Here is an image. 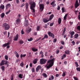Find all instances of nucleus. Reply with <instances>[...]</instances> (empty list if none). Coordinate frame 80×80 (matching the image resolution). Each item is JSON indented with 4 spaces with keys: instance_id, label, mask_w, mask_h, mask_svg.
<instances>
[{
    "instance_id": "obj_1",
    "label": "nucleus",
    "mask_w": 80,
    "mask_h": 80,
    "mask_svg": "<svg viewBox=\"0 0 80 80\" xmlns=\"http://www.w3.org/2000/svg\"><path fill=\"white\" fill-rule=\"evenodd\" d=\"M55 60V58H53L51 60H48L47 62V64L46 65L45 67L47 68L48 69L52 67L53 65V61Z\"/></svg>"
},
{
    "instance_id": "obj_2",
    "label": "nucleus",
    "mask_w": 80,
    "mask_h": 80,
    "mask_svg": "<svg viewBox=\"0 0 80 80\" xmlns=\"http://www.w3.org/2000/svg\"><path fill=\"white\" fill-rule=\"evenodd\" d=\"M3 27L4 28L5 30H7L10 28V26L7 23H4L2 25Z\"/></svg>"
},
{
    "instance_id": "obj_3",
    "label": "nucleus",
    "mask_w": 80,
    "mask_h": 80,
    "mask_svg": "<svg viewBox=\"0 0 80 80\" xmlns=\"http://www.w3.org/2000/svg\"><path fill=\"white\" fill-rule=\"evenodd\" d=\"M29 4L31 5L30 8H35L36 7V3L35 2H30Z\"/></svg>"
},
{
    "instance_id": "obj_4",
    "label": "nucleus",
    "mask_w": 80,
    "mask_h": 80,
    "mask_svg": "<svg viewBox=\"0 0 80 80\" xmlns=\"http://www.w3.org/2000/svg\"><path fill=\"white\" fill-rule=\"evenodd\" d=\"M47 61V60L43 58H42L40 59L39 62L40 64H41V65H43V64H45L46 63Z\"/></svg>"
},
{
    "instance_id": "obj_5",
    "label": "nucleus",
    "mask_w": 80,
    "mask_h": 80,
    "mask_svg": "<svg viewBox=\"0 0 80 80\" xmlns=\"http://www.w3.org/2000/svg\"><path fill=\"white\" fill-rule=\"evenodd\" d=\"M44 4H39V8L41 12H42V11L43 10V9H44Z\"/></svg>"
},
{
    "instance_id": "obj_6",
    "label": "nucleus",
    "mask_w": 80,
    "mask_h": 80,
    "mask_svg": "<svg viewBox=\"0 0 80 80\" xmlns=\"http://www.w3.org/2000/svg\"><path fill=\"white\" fill-rule=\"evenodd\" d=\"M48 33L49 37H51L52 38H54V34H53V33H52V32H48Z\"/></svg>"
},
{
    "instance_id": "obj_7",
    "label": "nucleus",
    "mask_w": 80,
    "mask_h": 80,
    "mask_svg": "<svg viewBox=\"0 0 80 80\" xmlns=\"http://www.w3.org/2000/svg\"><path fill=\"white\" fill-rule=\"evenodd\" d=\"M18 39V34H17L13 39L14 41H17Z\"/></svg>"
},
{
    "instance_id": "obj_8",
    "label": "nucleus",
    "mask_w": 80,
    "mask_h": 80,
    "mask_svg": "<svg viewBox=\"0 0 80 80\" xmlns=\"http://www.w3.org/2000/svg\"><path fill=\"white\" fill-rule=\"evenodd\" d=\"M79 6V3L78 0H76L75 3V8H77Z\"/></svg>"
},
{
    "instance_id": "obj_9",
    "label": "nucleus",
    "mask_w": 80,
    "mask_h": 80,
    "mask_svg": "<svg viewBox=\"0 0 80 80\" xmlns=\"http://www.w3.org/2000/svg\"><path fill=\"white\" fill-rule=\"evenodd\" d=\"M26 10V11H28V8L29 7V4L28 2H26L25 4Z\"/></svg>"
},
{
    "instance_id": "obj_10",
    "label": "nucleus",
    "mask_w": 80,
    "mask_h": 80,
    "mask_svg": "<svg viewBox=\"0 0 80 80\" xmlns=\"http://www.w3.org/2000/svg\"><path fill=\"white\" fill-rule=\"evenodd\" d=\"M20 19L19 18H18V19L16 20V24H17V25H18V24H20Z\"/></svg>"
},
{
    "instance_id": "obj_11",
    "label": "nucleus",
    "mask_w": 80,
    "mask_h": 80,
    "mask_svg": "<svg viewBox=\"0 0 80 80\" xmlns=\"http://www.w3.org/2000/svg\"><path fill=\"white\" fill-rule=\"evenodd\" d=\"M10 45V43L8 42L6 43L3 44L2 47H6L7 46H8V45Z\"/></svg>"
},
{
    "instance_id": "obj_12",
    "label": "nucleus",
    "mask_w": 80,
    "mask_h": 80,
    "mask_svg": "<svg viewBox=\"0 0 80 80\" xmlns=\"http://www.w3.org/2000/svg\"><path fill=\"white\" fill-rule=\"evenodd\" d=\"M28 25V21L27 20H26L24 23V26L25 27H27Z\"/></svg>"
},
{
    "instance_id": "obj_13",
    "label": "nucleus",
    "mask_w": 80,
    "mask_h": 80,
    "mask_svg": "<svg viewBox=\"0 0 80 80\" xmlns=\"http://www.w3.org/2000/svg\"><path fill=\"white\" fill-rule=\"evenodd\" d=\"M55 2L53 1L51 3V5H52V7H55V6H56V4L55 3Z\"/></svg>"
},
{
    "instance_id": "obj_14",
    "label": "nucleus",
    "mask_w": 80,
    "mask_h": 80,
    "mask_svg": "<svg viewBox=\"0 0 80 80\" xmlns=\"http://www.w3.org/2000/svg\"><path fill=\"white\" fill-rule=\"evenodd\" d=\"M42 21L43 22H44V23H47L48 22H49L50 20H47L46 18H43Z\"/></svg>"
},
{
    "instance_id": "obj_15",
    "label": "nucleus",
    "mask_w": 80,
    "mask_h": 80,
    "mask_svg": "<svg viewBox=\"0 0 80 80\" xmlns=\"http://www.w3.org/2000/svg\"><path fill=\"white\" fill-rule=\"evenodd\" d=\"M70 34L71 35V38H73V35L75 34V32L74 31H72L70 33Z\"/></svg>"
},
{
    "instance_id": "obj_16",
    "label": "nucleus",
    "mask_w": 80,
    "mask_h": 80,
    "mask_svg": "<svg viewBox=\"0 0 80 80\" xmlns=\"http://www.w3.org/2000/svg\"><path fill=\"white\" fill-rule=\"evenodd\" d=\"M5 65V61L2 60L0 63V66H2Z\"/></svg>"
},
{
    "instance_id": "obj_17",
    "label": "nucleus",
    "mask_w": 80,
    "mask_h": 80,
    "mask_svg": "<svg viewBox=\"0 0 80 80\" xmlns=\"http://www.w3.org/2000/svg\"><path fill=\"white\" fill-rule=\"evenodd\" d=\"M78 36H79L78 34L76 33L74 36V38L77 39L78 37Z\"/></svg>"
},
{
    "instance_id": "obj_18",
    "label": "nucleus",
    "mask_w": 80,
    "mask_h": 80,
    "mask_svg": "<svg viewBox=\"0 0 80 80\" xmlns=\"http://www.w3.org/2000/svg\"><path fill=\"white\" fill-rule=\"evenodd\" d=\"M62 22V18H59L58 19V24H60Z\"/></svg>"
},
{
    "instance_id": "obj_19",
    "label": "nucleus",
    "mask_w": 80,
    "mask_h": 80,
    "mask_svg": "<svg viewBox=\"0 0 80 80\" xmlns=\"http://www.w3.org/2000/svg\"><path fill=\"white\" fill-rule=\"evenodd\" d=\"M33 63L34 64H36L37 63V59H35L33 61Z\"/></svg>"
},
{
    "instance_id": "obj_20",
    "label": "nucleus",
    "mask_w": 80,
    "mask_h": 80,
    "mask_svg": "<svg viewBox=\"0 0 80 80\" xmlns=\"http://www.w3.org/2000/svg\"><path fill=\"white\" fill-rule=\"evenodd\" d=\"M5 8V6L1 4L0 6V8L1 9H2V10H3L4 9V8Z\"/></svg>"
},
{
    "instance_id": "obj_21",
    "label": "nucleus",
    "mask_w": 80,
    "mask_h": 80,
    "mask_svg": "<svg viewBox=\"0 0 80 80\" xmlns=\"http://www.w3.org/2000/svg\"><path fill=\"white\" fill-rule=\"evenodd\" d=\"M54 17V16H53V15L52 14L50 16V18H49V20H52V18H53Z\"/></svg>"
},
{
    "instance_id": "obj_22",
    "label": "nucleus",
    "mask_w": 80,
    "mask_h": 80,
    "mask_svg": "<svg viewBox=\"0 0 80 80\" xmlns=\"http://www.w3.org/2000/svg\"><path fill=\"white\" fill-rule=\"evenodd\" d=\"M68 13H67L65 15V16L63 18V19L64 20H67V17L68 16Z\"/></svg>"
},
{
    "instance_id": "obj_23",
    "label": "nucleus",
    "mask_w": 80,
    "mask_h": 80,
    "mask_svg": "<svg viewBox=\"0 0 80 80\" xmlns=\"http://www.w3.org/2000/svg\"><path fill=\"white\" fill-rule=\"evenodd\" d=\"M54 79V77L53 75H52L48 79L49 80H52Z\"/></svg>"
},
{
    "instance_id": "obj_24",
    "label": "nucleus",
    "mask_w": 80,
    "mask_h": 80,
    "mask_svg": "<svg viewBox=\"0 0 80 80\" xmlns=\"http://www.w3.org/2000/svg\"><path fill=\"white\" fill-rule=\"evenodd\" d=\"M10 6H11V5L10 4H8L6 6V7L7 9H8L10 7Z\"/></svg>"
},
{
    "instance_id": "obj_25",
    "label": "nucleus",
    "mask_w": 80,
    "mask_h": 80,
    "mask_svg": "<svg viewBox=\"0 0 80 80\" xmlns=\"http://www.w3.org/2000/svg\"><path fill=\"white\" fill-rule=\"evenodd\" d=\"M42 75L43 76V77H44L45 78H47V75L45 73H43L42 74Z\"/></svg>"
},
{
    "instance_id": "obj_26",
    "label": "nucleus",
    "mask_w": 80,
    "mask_h": 80,
    "mask_svg": "<svg viewBox=\"0 0 80 80\" xmlns=\"http://www.w3.org/2000/svg\"><path fill=\"white\" fill-rule=\"evenodd\" d=\"M65 54H69L70 53V51L68 50H66L65 51Z\"/></svg>"
},
{
    "instance_id": "obj_27",
    "label": "nucleus",
    "mask_w": 80,
    "mask_h": 80,
    "mask_svg": "<svg viewBox=\"0 0 80 80\" xmlns=\"http://www.w3.org/2000/svg\"><path fill=\"white\" fill-rule=\"evenodd\" d=\"M75 66L76 67H79V65L78 64V62H75Z\"/></svg>"
},
{
    "instance_id": "obj_28",
    "label": "nucleus",
    "mask_w": 80,
    "mask_h": 80,
    "mask_svg": "<svg viewBox=\"0 0 80 80\" xmlns=\"http://www.w3.org/2000/svg\"><path fill=\"white\" fill-rule=\"evenodd\" d=\"M0 16L2 18H3L4 17H5V13H2L0 15Z\"/></svg>"
},
{
    "instance_id": "obj_29",
    "label": "nucleus",
    "mask_w": 80,
    "mask_h": 80,
    "mask_svg": "<svg viewBox=\"0 0 80 80\" xmlns=\"http://www.w3.org/2000/svg\"><path fill=\"white\" fill-rule=\"evenodd\" d=\"M15 54H16V57H17V58H19V54H18V53L16 52Z\"/></svg>"
},
{
    "instance_id": "obj_30",
    "label": "nucleus",
    "mask_w": 80,
    "mask_h": 80,
    "mask_svg": "<svg viewBox=\"0 0 80 80\" xmlns=\"http://www.w3.org/2000/svg\"><path fill=\"white\" fill-rule=\"evenodd\" d=\"M31 49L33 52H36V51H37V50H38L37 49H35V48H32Z\"/></svg>"
},
{
    "instance_id": "obj_31",
    "label": "nucleus",
    "mask_w": 80,
    "mask_h": 80,
    "mask_svg": "<svg viewBox=\"0 0 80 80\" xmlns=\"http://www.w3.org/2000/svg\"><path fill=\"white\" fill-rule=\"evenodd\" d=\"M28 42H31L33 40V38H28Z\"/></svg>"
},
{
    "instance_id": "obj_32",
    "label": "nucleus",
    "mask_w": 80,
    "mask_h": 80,
    "mask_svg": "<svg viewBox=\"0 0 80 80\" xmlns=\"http://www.w3.org/2000/svg\"><path fill=\"white\" fill-rule=\"evenodd\" d=\"M66 75V72H63L62 74V77H65Z\"/></svg>"
},
{
    "instance_id": "obj_33",
    "label": "nucleus",
    "mask_w": 80,
    "mask_h": 80,
    "mask_svg": "<svg viewBox=\"0 0 80 80\" xmlns=\"http://www.w3.org/2000/svg\"><path fill=\"white\" fill-rule=\"evenodd\" d=\"M3 33L4 35H6V36H7V31H4L3 32Z\"/></svg>"
},
{
    "instance_id": "obj_34",
    "label": "nucleus",
    "mask_w": 80,
    "mask_h": 80,
    "mask_svg": "<svg viewBox=\"0 0 80 80\" xmlns=\"http://www.w3.org/2000/svg\"><path fill=\"white\" fill-rule=\"evenodd\" d=\"M26 56V54H23V55H22V54H21L20 55V57L21 58H22V57H25Z\"/></svg>"
},
{
    "instance_id": "obj_35",
    "label": "nucleus",
    "mask_w": 80,
    "mask_h": 80,
    "mask_svg": "<svg viewBox=\"0 0 80 80\" xmlns=\"http://www.w3.org/2000/svg\"><path fill=\"white\" fill-rule=\"evenodd\" d=\"M30 9H31V10H32V12L34 13H35V10L34 8H30Z\"/></svg>"
},
{
    "instance_id": "obj_36",
    "label": "nucleus",
    "mask_w": 80,
    "mask_h": 80,
    "mask_svg": "<svg viewBox=\"0 0 80 80\" xmlns=\"http://www.w3.org/2000/svg\"><path fill=\"white\" fill-rule=\"evenodd\" d=\"M1 68L2 71H4L5 70V67L4 66H2L1 67Z\"/></svg>"
},
{
    "instance_id": "obj_37",
    "label": "nucleus",
    "mask_w": 80,
    "mask_h": 80,
    "mask_svg": "<svg viewBox=\"0 0 80 80\" xmlns=\"http://www.w3.org/2000/svg\"><path fill=\"white\" fill-rule=\"evenodd\" d=\"M19 43L21 45L23 44V41L22 40H20L19 41Z\"/></svg>"
},
{
    "instance_id": "obj_38",
    "label": "nucleus",
    "mask_w": 80,
    "mask_h": 80,
    "mask_svg": "<svg viewBox=\"0 0 80 80\" xmlns=\"http://www.w3.org/2000/svg\"><path fill=\"white\" fill-rule=\"evenodd\" d=\"M20 66H21V67H23L24 66V63H23V62H22V63H21L20 64Z\"/></svg>"
},
{
    "instance_id": "obj_39",
    "label": "nucleus",
    "mask_w": 80,
    "mask_h": 80,
    "mask_svg": "<svg viewBox=\"0 0 80 80\" xmlns=\"http://www.w3.org/2000/svg\"><path fill=\"white\" fill-rule=\"evenodd\" d=\"M5 60H8V56L7 55H5Z\"/></svg>"
},
{
    "instance_id": "obj_40",
    "label": "nucleus",
    "mask_w": 80,
    "mask_h": 80,
    "mask_svg": "<svg viewBox=\"0 0 80 80\" xmlns=\"http://www.w3.org/2000/svg\"><path fill=\"white\" fill-rule=\"evenodd\" d=\"M19 78H22V74H20L19 75Z\"/></svg>"
},
{
    "instance_id": "obj_41",
    "label": "nucleus",
    "mask_w": 80,
    "mask_h": 80,
    "mask_svg": "<svg viewBox=\"0 0 80 80\" xmlns=\"http://www.w3.org/2000/svg\"><path fill=\"white\" fill-rule=\"evenodd\" d=\"M48 35L46 34L45 35L44 38H48Z\"/></svg>"
},
{
    "instance_id": "obj_42",
    "label": "nucleus",
    "mask_w": 80,
    "mask_h": 80,
    "mask_svg": "<svg viewBox=\"0 0 80 80\" xmlns=\"http://www.w3.org/2000/svg\"><path fill=\"white\" fill-rule=\"evenodd\" d=\"M62 13H64V12H65V9L64 8H62Z\"/></svg>"
},
{
    "instance_id": "obj_43",
    "label": "nucleus",
    "mask_w": 80,
    "mask_h": 80,
    "mask_svg": "<svg viewBox=\"0 0 80 80\" xmlns=\"http://www.w3.org/2000/svg\"><path fill=\"white\" fill-rule=\"evenodd\" d=\"M76 70L78 72H80V67L77 68H76Z\"/></svg>"
},
{
    "instance_id": "obj_44",
    "label": "nucleus",
    "mask_w": 80,
    "mask_h": 80,
    "mask_svg": "<svg viewBox=\"0 0 80 80\" xmlns=\"http://www.w3.org/2000/svg\"><path fill=\"white\" fill-rule=\"evenodd\" d=\"M10 12H11V10H9L6 13V15H8V13H10Z\"/></svg>"
},
{
    "instance_id": "obj_45",
    "label": "nucleus",
    "mask_w": 80,
    "mask_h": 80,
    "mask_svg": "<svg viewBox=\"0 0 80 80\" xmlns=\"http://www.w3.org/2000/svg\"><path fill=\"white\" fill-rule=\"evenodd\" d=\"M37 31H38L40 30V26H38L37 28Z\"/></svg>"
},
{
    "instance_id": "obj_46",
    "label": "nucleus",
    "mask_w": 80,
    "mask_h": 80,
    "mask_svg": "<svg viewBox=\"0 0 80 80\" xmlns=\"http://www.w3.org/2000/svg\"><path fill=\"white\" fill-rule=\"evenodd\" d=\"M57 39L56 38L54 39L53 40V43H55V42H57Z\"/></svg>"
},
{
    "instance_id": "obj_47",
    "label": "nucleus",
    "mask_w": 80,
    "mask_h": 80,
    "mask_svg": "<svg viewBox=\"0 0 80 80\" xmlns=\"http://www.w3.org/2000/svg\"><path fill=\"white\" fill-rule=\"evenodd\" d=\"M61 43L62 45H64V44H65V42L63 41H62L61 42Z\"/></svg>"
},
{
    "instance_id": "obj_48",
    "label": "nucleus",
    "mask_w": 80,
    "mask_h": 80,
    "mask_svg": "<svg viewBox=\"0 0 80 80\" xmlns=\"http://www.w3.org/2000/svg\"><path fill=\"white\" fill-rule=\"evenodd\" d=\"M77 29H78V30H80V26H78L77 27Z\"/></svg>"
},
{
    "instance_id": "obj_49",
    "label": "nucleus",
    "mask_w": 80,
    "mask_h": 80,
    "mask_svg": "<svg viewBox=\"0 0 80 80\" xmlns=\"http://www.w3.org/2000/svg\"><path fill=\"white\" fill-rule=\"evenodd\" d=\"M5 64L6 65H7L8 64V61H4Z\"/></svg>"
},
{
    "instance_id": "obj_50",
    "label": "nucleus",
    "mask_w": 80,
    "mask_h": 80,
    "mask_svg": "<svg viewBox=\"0 0 80 80\" xmlns=\"http://www.w3.org/2000/svg\"><path fill=\"white\" fill-rule=\"evenodd\" d=\"M39 69L38 67H37V68H36V71L37 72H38V71L39 70Z\"/></svg>"
},
{
    "instance_id": "obj_51",
    "label": "nucleus",
    "mask_w": 80,
    "mask_h": 80,
    "mask_svg": "<svg viewBox=\"0 0 80 80\" xmlns=\"http://www.w3.org/2000/svg\"><path fill=\"white\" fill-rule=\"evenodd\" d=\"M31 31H32V29L30 28L28 30V33H29V32H30Z\"/></svg>"
},
{
    "instance_id": "obj_52",
    "label": "nucleus",
    "mask_w": 80,
    "mask_h": 80,
    "mask_svg": "<svg viewBox=\"0 0 80 80\" xmlns=\"http://www.w3.org/2000/svg\"><path fill=\"white\" fill-rule=\"evenodd\" d=\"M41 39V38H39L36 40V42H38V41H39Z\"/></svg>"
},
{
    "instance_id": "obj_53",
    "label": "nucleus",
    "mask_w": 80,
    "mask_h": 80,
    "mask_svg": "<svg viewBox=\"0 0 80 80\" xmlns=\"http://www.w3.org/2000/svg\"><path fill=\"white\" fill-rule=\"evenodd\" d=\"M24 5H25V3H23L20 6V7H23V6H24Z\"/></svg>"
},
{
    "instance_id": "obj_54",
    "label": "nucleus",
    "mask_w": 80,
    "mask_h": 80,
    "mask_svg": "<svg viewBox=\"0 0 80 80\" xmlns=\"http://www.w3.org/2000/svg\"><path fill=\"white\" fill-rule=\"evenodd\" d=\"M71 43H72L73 45H75V43L74 41H72L71 42Z\"/></svg>"
},
{
    "instance_id": "obj_55",
    "label": "nucleus",
    "mask_w": 80,
    "mask_h": 80,
    "mask_svg": "<svg viewBox=\"0 0 80 80\" xmlns=\"http://www.w3.org/2000/svg\"><path fill=\"white\" fill-rule=\"evenodd\" d=\"M11 80H13V75L12 76Z\"/></svg>"
},
{
    "instance_id": "obj_56",
    "label": "nucleus",
    "mask_w": 80,
    "mask_h": 80,
    "mask_svg": "<svg viewBox=\"0 0 80 80\" xmlns=\"http://www.w3.org/2000/svg\"><path fill=\"white\" fill-rule=\"evenodd\" d=\"M39 69H40V68H42V67H41V66H38L37 67Z\"/></svg>"
},
{
    "instance_id": "obj_57",
    "label": "nucleus",
    "mask_w": 80,
    "mask_h": 80,
    "mask_svg": "<svg viewBox=\"0 0 80 80\" xmlns=\"http://www.w3.org/2000/svg\"><path fill=\"white\" fill-rule=\"evenodd\" d=\"M74 78L75 80H78V78L75 77H74Z\"/></svg>"
},
{
    "instance_id": "obj_58",
    "label": "nucleus",
    "mask_w": 80,
    "mask_h": 80,
    "mask_svg": "<svg viewBox=\"0 0 80 80\" xmlns=\"http://www.w3.org/2000/svg\"><path fill=\"white\" fill-rule=\"evenodd\" d=\"M32 72H35V69H34V68H32Z\"/></svg>"
},
{
    "instance_id": "obj_59",
    "label": "nucleus",
    "mask_w": 80,
    "mask_h": 80,
    "mask_svg": "<svg viewBox=\"0 0 80 80\" xmlns=\"http://www.w3.org/2000/svg\"><path fill=\"white\" fill-rule=\"evenodd\" d=\"M21 34H22V35H23V34H24V32H23V31L22 30V31H21Z\"/></svg>"
},
{
    "instance_id": "obj_60",
    "label": "nucleus",
    "mask_w": 80,
    "mask_h": 80,
    "mask_svg": "<svg viewBox=\"0 0 80 80\" xmlns=\"http://www.w3.org/2000/svg\"><path fill=\"white\" fill-rule=\"evenodd\" d=\"M60 6H58V8H57V10H60Z\"/></svg>"
},
{
    "instance_id": "obj_61",
    "label": "nucleus",
    "mask_w": 80,
    "mask_h": 80,
    "mask_svg": "<svg viewBox=\"0 0 80 80\" xmlns=\"http://www.w3.org/2000/svg\"><path fill=\"white\" fill-rule=\"evenodd\" d=\"M40 54H41V55H43V52L42 51H41L39 53Z\"/></svg>"
},
{
    "instance_id": "obj_62",
    "label": "nucleus",
    "mask_w": 80,
    "mask_h": 80,
    "mask_svg": "<svg viewBox=\"0 0 80 80\" xmlns=\"http://www.w3.org/2000/svg\"><path fill=\"white\" fill-rule=\"evenodd\" d=\"M50 26L52 27V25H53V23H51L50 24Z\"/></svg>"
},
{
    "instance_id": "obj_63",
    "label": "nucleus",
    "mask_w": 80,
    "mask_h": 80,
    "mask_svg": "<svg viewBox=\"0 0 80 80\" xmlns=\"http://www.w3.org/2000/svg\"><path fill=\"white\" fill-rule=\"evenodd\" d=\"M9 36H10V32H8V37H9Z\"/></svg>"
},
{
    "instance_id": "obj_64",
    "label": "nucleus",
    "mask_w": 80,
    "mask_h": 80,
    "mask_svg": "<svg viewBox=\"0 0 80 80\" xmlns=\"http://www.w3.org/2000/svg\"><path fill=\"white\" fill-rule=\"evenodd\" d=\"M56 77H59V74H56Z\"/></svg>"
}]
</instances>
